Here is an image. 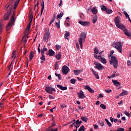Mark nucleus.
Returning a JSON list of instances; mask_svg holds the SVG:
<instances>
[{"label":"nucleus","mask_w":131,"mask_h":131,"mask_svg":"<svg viewBox=\"0 0 131 131\" xmlns=\"http://www.w3.org/2000/svg\"><path fill=\"white\" fill-rule=\"evenodd\" d=\"M29 18H30V23L32 22V18H33V14H31L29 16Z\"/></svg>","instance_id":"45"},{"label":"nucleus","mask_w":131,"mask_h":131,"mask_svg":"<svg viewBox=\"0 0 131 131\" xmlns=\"http://www.w3.org/2000/svg\"><path fill=\"white\" fill-rule=\"evenodd\" d=\"M100 106L103 110H106V105H105L104 104H100Z\"/></svg>","instance_id":"51"},{"label":"nucleus","mask_w":131,"mask_h":131,"mask_svg":"<svg viewBox=\"0 0 131 131\" xmlns=\"http://www.w3.org/2000/svg\"><path fill=\"white\" fill-rule=\"evenodd\" d=\"M70 36V33L69 32L66 31V33L64 34V38H65V39L69 40V38H68V37Z\"/></svg>","instance_id":"29"},{"label":"nucleus","mask_w":131,"mask_h":131,"mask_svg":"<svg viewBox=\"0 0 131 131\" xmlns=\"http://www.w3.org/2000/svg\"><path fill=\"white\" fill-rule=\"evenodd\" d=\"M15 51L12 52L11 54V58H14L15 59V58H16V55H15Z\"/></svg>","instance_id":"50"},{"label":"nucleus","mask_w":131,"mask_h":131,"mask_svg":"<svg viewBox=\"0 0 131 131\" xmlns=\"http://www.w3.org/2000/svg\"><path fill=\"white\" fill-rule=\"evenodd\" d=\"M34 54V52L31 51V53L30 54V61H31V60H32V59H33V57H34V55H33Z\"/></svg>","instance_id":"25"},{"label":"nucleus","mask_w":131,"mask_h":131,"mask_svg":"<svg viewBox=\"0 0 131 131\" xmlns=\"http://www.w3.org/2000/svg\"><path fill=\"white\" fill-rule=\"evenodd\" d=\"M98 20V17L97 16H94V17H92V23L95 24L96 22Z\"/></svg>","instance_id":"27"},{"label":"nucleus","mask_w":131,"mask_h":131,"mask_svg":"<svg viewBox=\"0 0 131 131\" xmlns=\"http://www.w3.org/2000/svg\"><path fill=\"white\" fill-rule=\"evenodd\" d=\"M40 60H43V61H45L46 60L44 55H41V57H40Z\"/></svg>","instance_id":"53"},{"label":"nucleus","mask_w":131,"mask_h":131,"mask_svg":"<svg viewBox=\"0 0 131 131\" xmlns=\"http://www.w3.org/2000/svg\"><path fill=\"white\" fill-rule=\"evenodd\" d=\"M115 25L118 28H126L124 25L120 24V20L118 17H115Z\"/></svg>","instance_id":"5"},{"label":"nucleus","mask_w":131,"mask_h":131,"mask_svg":"<svg viewBox=\"0 0 131 131\" xmlns=\"http://www.w3.org/2000/svg\"><path fill=\"white\" fill-rule=\"evenodd\" d=\"M23 42L24 43V45H26V43L27 42V39H26V38L25 37H23V39H22Z\"/></svg>","instance_id":"43"},{"label":"nucleus","mask_w":131,"mask_h":131,"mask_svg":"<svg viewBox=\"0 0 131 131\" xmlns=\"http://www.w3.org/2000/svg\"><path fill=\"white\" fill-rule=\"evenodd\" d=\"M73 72L74 73L75 75H79V74H80L81 70H74L73 71Z\"/></svg>","instance_id":"30"},{"label":"nucleus","mask_w":131,"mask_h":131,"mask_svg":"<svg viewBox=\"0 0 131 131\" xmlns=\"http://www.w3.org/2000/svg\"><path fill=\"white\" fill-rule=\"evenodd\" d=\"M85 130V127L83 125H81L80 127L79 128V131H84Z\"/></svg>","instance_id":"44"},{"label":"nucleus","mask_w":131,"mask_h":131,"mask_svg":"<svg viewBox=\"0 0 131 131\" xmlns=\"http://www.w3.org/2000/svg\"><path fill=\"white\" fill-rule=\"evenodd\" d=\"M85 89H86V90L89 91V92H90L91 93H94V90L92 89L91 88V87H90L89 85H86L85 86Z\"/></svg>","instance_id":"19"},{"label":"nucleus","mask_w":131,"mask_h":131,"mask_svg":"<svg viewBox=\"0 0 131 131\" xmlns=\"http://www.w3.org/2000/svg\"><path fill=\"white\" fill-rule=\"evenodd\" d=\"M63 75H67L68 73L70 71V69L67 67V66H64L62 68Z\"/></svg>","instance_id":"11"},{"label":"nucleus","mask_w":131,"mask_h":131,"mask_svg":"<svg viewBox=\"0 0 131 131\" xmlns=\"http://www.w3.org/2000/svg\"><path fill=\"white\" fill-rule=\"evenodd\" d=\"M97 59H98V60H99L100 62H102L104 64L107 63V60H106L105 58H99Z\"/></svg>","instance_id":"23"},{"label":"nucleus","mask_w":131,"mask_h":131,"mask_svg":"<svg viewBox=\"0 0 131 131\" xmlns=\"http://www.w3.org/2000/svg\"><path fill=\"white\" fill-rule=\"evenodd\" d=\"M78 96L79 98L80 99H84V98H86V96H85V95H84L83 91H82L81 90H80V91H79V93H78Z\"/></svg>","instance_id":"13"},{"label":"nucleus","mask_w":131,"mask_h":131,"mask_svg":"<svg viewBox=\"0 0 131 131\" xmlns=\"http://www.w3.org/2000/svg\"><path fill=\"white\" fill-rule=\"evenodd\" d=\"M128 94L127 91L123 90L122 92L119 94V96L122 97L123 96H126V95Z\"/></svg>","instance_id":"21"},{"label":"nucleus","mask_w":131,"mask_h":131,"mask_svg":"<svg viewBox=\"0 0 131 131\" xmlns=\"http://www.w3.org/2000/svg\"><path fill=\"white\" fill-rule=\"evenodd\" d=\"M55 75L56 76V77H58V80H61L62 78H61V75H60V74L55 73Z\"/></svg>","instance_id":"34"},{"label":"nucleus","mask_w":131,"mask_h":131,"mask_svg":"<svg viewBox=\"0 0 131 131\" xmlns=\"http://www.w3.org/2000/svg\"><path fill=\"white\" fill-rule=\"evenodd\" d=\"M90 70H91V72H92V73H93V75H94L95 77H96V79H99V74L97 73V72L95 71L93 69H90Z\"/></svg>","instance_id":"14"},{"label":"nucleus","mask_w":131,"mask_h":131,"mask_svg":"<svg viewBox=\"0 0 131 131\" xmlns=\"http://www.w3.org/2000/svg\"><path fill=\"white\" fill-rule=\"evenodd\" d=\"M38 52H39V54L41 53V56H42V55H43L44 52L45 51H40V50L39 49V48H38Z\"/></svg>","instance_id":"54"},{"label":"nucleus","mask_w":131,"mask_h":131,"mask_svg":"<svg viewBox=\"0 0 131 131\" xmlns=\"http://www.w3.org/2000/svg\"><path fill=\"white\" fill-rule=\"evenodd\" d=\"M45 92L48 94H50V95H52V92H56V90L55 88H52L51 85H48L47 86L45 87Z\"/></svg>","instance_id":"6"},{"label":"nucleus","mask_w":131,"mask_h":131,"mask_svg":"<svg viewBox=\"0 0 131 131\" xmlns=\"http://www.w3.org/2000/svg\"><path fill=\"white\" fill-rule=\"evenodd\" d=\"M105 121L106 122V124L109 127H111L112 126L111 123L107 119H105Z\"/></svg>","instance_id":"33"},{"label":"nucleus","mask_w":131,"mask_h":131,"mask_svg":"<svg viewBox=\"0 0 131 131\" xmlns=\"http://www.w3.org/2000/svg\"><path fill=\"white\" fill-rule=\"evenodd\" d=\"M57 88H58V89H59V90H62V91H66L67 90V86H63L61 85H57Z\"/></svg>","instance_id":"17"},{"label":"nucleus","mask_w":131,"mask_h":131,"mask_svg":"<svg viewBox=\"0 0 131 131\" xmlns=\"http://www.w3.org/2000/svg\"><path fill=\"white\" fill-rule=\"evenodd\" d=\"M104 11H106V13L107 14H111L112 13V10L111 9L106 10Z\"/></svg>","instance_id":"42"},{"label":"nucleus","mask_w":131,"mask_h":131,"mask_svg":"<svg viewBox=\"0 0 131 131\" xmlns=\"http://www.w3.org/2000/svg\"><path fill=\"white\" fill-rule=\"evenodd\" d=\"M124 129L122 128H118V130H116V131H124Z\"/></svg>","instance_id":"59"},{"label":"nucleus","mask_w":131,"mask_h":131,"mask_svg":"<svg viewBox=\"0 0 131 131\" xmlns=\"http://www.w3.org/2000/svg\"><path fill=\"white\" fill-rule=\"evenodd\" d=\"M107 10H110V9H107L106 6H102V7H101V10L103 11H105Z\"/></svg>","instance_id":"46"},{"label":"nucleus","mask_w":131,"mask_h":131,"mask_svg":"<svg viewBox=\"0 0 131 131\" xmlns=\"http://www.w3.org/2000/svg\"><path fill=\"white\" fill-rule=\"evenodd\" d=\"M40 6H41V10L40 11V15H42L44 10V1H41V3H40Z\"/></svg>","instance_id":"20"},{"label":"nucleus","mask_w":131,"mask_h":131,"mask_svg":"<svg viewBox=\"0 0 131 131\" xmlns=\"http://www.w3.org/2000/svg\"><path fill=\"white\" fill-rule=\"evenodd\" d=\"M124 114L125 115H126V116H127V117H128V118H130V114H129V113H128L127 112L125 111V112H124Z\"/></svg>","instance_id":"47"},{"label":"nucleus","mask_w":131,"mask_h":131,"mask_svg":"<svg viewBox=\"0 0 131 131\" xmlns=\"http://www.w3.org/2000/svg\"><path fill=\"white\" fill-rule=\"evenodd\" d=\"M119 29H121L124 31V33H125V35L128 37H131V33L127 31V29H126V27L123 28H119Z\"/></svg>","instance_id":"9"},{"label":"nucleus","mask_w":131,"mask_h":131,"mask_svg":"<svg viewBox=\"0 0 131 131\" xmlns=\"http://www.w3.org/2000/svg\"><path fill=\"white\" fill-rule=\"evenodd\" d=\"M79 24L84 27H89L91 25V23L90 21H79Z\"/></svg>","instance_id":"12"},{"label":"nucleus","mask_w":131,"mask_h":131,"mask_svg":"<svg viewBox=\"0 0 131 131\" xmlns=\"http://www.w3.org/2000/svg\"><path fill=\"white\" fill-rule=\"evenodd\" d=\"M75 123H76V125H81L82 123V121H79V120L78 119L76 120V122H75Z\"/></svg>","instance_id":"37"},{"label":"nucleus","mask_w":131,"mask_h":131,"mask_svg":"<svg viewBox=\"0 0 131 131\" xmlns=\"http://www.w3.org/2000/svg\"><path fill=\"white\" fill-rule=\"evenodd\" d=\"M19 1L20 0H18L17 1L15 2L13 7L14 9H16L17 6H18V5H19Z\"/></svg>","instance_id":"28"},{"label":"nucleus","mask_w":131,"mask_h":131,"mask_svg":"<svg viewBox=\"0 0 131 131\" xmlns=\"http://www.w3.org/2000/svg\"><path fill=\"white\" fill-rule=\"evenodd\" d=\"M60 19H58V22H56L55 23V26L56 27H57L58 29H59V22H60Z\"/></svg>","instance_id":"32"},{"label":"nucleus","mask_w":131,"mask_h":131,"mask_svg":"<svg viewBox=\"0 0 131 131\" xmlns=\"http://www.w3.org/2000/svg\"><path fill=\"white\" fill-rule=\"evenodd\" d=\"M45 46L43 47V48L42 50H41V51H42V52H47L48 51V49L47 48H45Z\"/></svg>","instance_id":"56"},{"label":"nucleus","mask_w":131,"mask_h":131,"mask_svg":"<svg viewBox=\"0 0 131 131\" xmlns=\"http://www.w3.org/2000/svg\"><path fill=\"white\" fill-rule=\"evenodd\" d=\"M67 107V105L65 104H60V108H64Z\"/></svg>","instance_id":"57"},{"label":"nucleus","mask_w":131,"mask_h":131,"mask_svg":"<svg viewBox=\"0 0 131 131\" xmlns=\"http://www.w3.org/2000/svg\"><path fill=\"white\" fill-rule=\"evenodd\" d=\"M131 65V61L127 60V66H130Z\"/></svg>","instance_id":"62"},{"label":"nucleus","mask_w":131,"mask_h":131,"mask_svg":"<svg viewBox=\"0 0 131 131\" xmlns=\"http://www.w3.org/2000/svg\"><path fill=\"white\" fill-rule=\"evenodd\" d=\"M98 123L100 124V126H105V124H104V122H102L101 123H100V122H98Z\"/></svg>","instance_id":"61"},{"label":"nucleus","mask_w":131,"mask_h":131,"mask_svg":"<svg viewBox=\"0 0 131 131\" xmlns=\"http://www.w3.org/2000/svg\"><path fill=\"white\" fill-rule=\"evenodd\" d=\"M31 23L30 22V23H29V24L27 26L26 30L29 31H30L29 30L31 29Z\"/></svg>","instance_id":"36"},{"label":"nucleus","mask_w":131,"mask_h":131,"mask_svg":"<svg viewBox=\"0 0 131 131\" xmlns=\"http://www.w3.org/2000/svg\"><path fill=\"white\" fill-rule=\"evenodd\" d=\"M103 97V95L101 94H99V95L98 96V98H102Z\"/></svg>","instance_id":"64"},{"label":"nucleus","mask_w":131,"mask_h":131,"mask_svg":"<svg viewBox=\"0 0 131 131\" xmlns=\"http://www.w3.org/2000/svg\"><path fill=\"white\" fill-rule=\"evenodd\" d=\"M91 12L93 15H96L98 13V10L96 9V7H93V9L91 10Z\"/></svg>","instance_id":"22"},{"label":"nucleus","mask_w":131,"mask_h":131,"mask_svg":"<svg viewBox=\"0 0 131 131\" xmlns=\"http://www.w3.org/2000/svg\"><path fill=\"white\" fill-rule=\"evenodd\" d=\"M71 83L72 84H75L76 83V79H71Z\"/></svg>","instance_id":"52"},{"label":"nucleus","mask_w":131,"mask_h":131,"mask_svg":"<svg viewBox=\"0 0 131 131\" xmlns=\"http://www.w3.org/2000/svg\"><path fill=\"white\" fill-rule=\"evenodd\" d=\"M94 57L95 58L98 59H101V58H103V57H102V56L101 55H98L97 56L96 54H94Z\"/></svg>","instance_id":"35"},{"label":"nucleus","mask_w":131,"mask_h":131,"mask_svg":"<svg viewBox=\"0 0 131 131\" xmlns=\"http://www.w3.org/2000/svg\"><path fill=\"white\" fill-rule=\"evenodd\" d=\"M110 64L113 65L115 69L118 68V60L115 56H111V59L110 60Z\"/></svg>","instance_id":"4"},{"label":"nucleus","mask_w":131,"mask_h":131,"mask_svg":"<svg viewBox=\"0 0 131 131\" xmlns=\"http://www.w3.org/2000/svg\"><path fill=\"white\" fill-rule=\"evenodd\" d=\"M12 13V9H9V10L8 11L7 14H5V15L4 16V20L6 21V20H9V18L10 17V16L11 15V14Z\"/></svg>","instance_id":"10"},{"label":"nucleus","mask_w":131,"mask_h":131,"mask_svg":"<svg viewBox=\"0 0 131 131\" xmlns=\"http://www.w3.org/2000/svg\"><path fill=\"white\" fill-rule=\"evenodd\" d=\"M80 119H81V120H82L83 121L86 122L88 121V118H86V117H81V118H80Z\"/></svg>","instance_id":"39"},{"label":"nucleus","mask_w":131,"mask_h":131,"mask_svg":"<svg viewBox=\"0 0 131 131\" xmlns=\"http://www.w3.org/2000/svg\"><path fill=\"white\" fill-rule=\"evenodd\" d=\"M94 65L95 67V68L97 69L98 71H101V70L104 69V67L100 64V63H98L97 61H94Z\"/></svg>","instance_id":"8"},{"label":"nucleus","mask_w":131,"mask_h":131,"mask_svg":"<svg viewBox=\"0 0 131 131\" xmlns=\"http://www.w3.org/2000/svg\"><path fill=\"white\" fill-rule=\"evenodd\" d=\"M15 12H13L12 13V15H11V20L10 21V23L8 24V25L6 26V30L7 31H9L10 30H11V27H12V25L14 24L15 23Z\"/></svg>","instance_id":"1"},{"label":"nucleus","mask_w":131,"mask_h":131,"mask_svg":"<svg viewBox=\"0 0 131 131\" xmlns=\"http://www.w3.org/2000/svg\"><path fill=\"white\" fill-rule=\"evenodd\" d=\"M50 34L51 33H50L49 30H46V32H45V34H44V36H43V41H44V42H46L48 41V40H49V37H50Z\"/></svg>","instance_id":"7"},{"label":"nucleus","mask_w":131,"mask_h":131,"mask_svg":"<svg viewBox=\"0 0 131 131\" xmlns=\"http://www.w3.org/2000/svg\"><path fill=\"white\" fill-rule=\"evenodd\" d=\"M58 68H59V64H58V62H55V64H54L55 70H58Z\"/></svg>","instance_id":"40"},{"label":"nucleus","mask_w":131,"mask_h":131,"mask_svg":"<svg viewBox=\"0 0 131 131\" xmlns=\"http://www.w3.org/2000/svg\"><path fill=\"white\" fill-rule=\"evenodd\" d=\"M123 14L125 15V16L126 17V18L129 19V15H128V14H127V12H126V11H123Z\"/></svg>","instance_id":"38"},{"label":"nucleus","mask_w":131,"mask_h":131,"mask_svg":"<svg viewBox=\"0 0 131 131\" xmlns=\"http://www.w3.org/2000/svg\"><path fill=\"white\" fill-rule=\"evenodd\" d=\"M56 50H59V49H61V46H59V45H56L55 46Z\"/></svg>","instance_id":"48"},{"label":"nucleus","mask_w":131,"mask_h":131,"mask_svg":"<svg viewBox=\"0 0 131 131\" xmlns=\"http://www.w3.org/2000/svg\"><path fill=\"white\" fill-rule=\"evenodd\" d=\"M4 25L0 24V34H2V32L3 31V29H4Z\"/></svg>","instance_id":"41"},{"label":"nucleus","mask_w":131,"mask_h":131,"mask_svg":"<svg viewBox=\"0 0 131 131\" xmlns=\"http://www.w3.org/2000/svg\"><path fill=\"white\" fill-rule=\"evenodd\" d=\"M55 19H56V15L53 14L52 19H51V20L50 21V26H51V25L52 24L53 22H54Z\"/></svg>","instance_id":"26"},{"label":"nucleus","mask_w":131,"mask_h":131,"mask_svg":"<svg viewBox=\"0 0 131 131\" xmlns=\"http://www.w3.org/2000/svg\"><path fill=\"white\" fill-rule=\"evenodd\" d=\"M76 47L77 49L79 50V43H78V42L76 43Z\"/></svg>","instance_id":"60"},{"label":"nucleus","mask_w":131,"mask_h":131,"mask_svg":"<svg viewBox=\"0 0 131 131\" xmlns=\"http://www.w3.org/2000/svg\"><path fill=\"white\" fill-rule=\"evenodd\" d=\"M112 83H113V84H114V85L117 87H119V86L121 85L120 83L119 82H118V80H113Z\"/></svg>","instance_id":"16"},{"label":"nucleus","mask_w":131,"mask_h":131,"mask_svg":"<svg viewBox=\"0 0 131 131\" xmlns=\"http://www.w3.org/2000/svg\"><path fill=\"white\" fill-rule=\"evenodd\" d=\"M113 47L117 49V51H119V53H122V42L121 41L115 42L113 44Z\"/></svg>","instance_id":"2"},{"label":"nucleus","mask_w":131,"mask_h":131,"mask_svg":"<svg viewBox=\"0 0 131 131\" xmlns=\"http://www.w3.org/2000/svg\"><path fill=\"white\" fill-rule=\"evenodd\" d=\"M63 16V12H60V13H59V14H58V15H57V19H60V18H61V17H62Z\"/></svg>","instance_id":"31"},{"label":"nucleus","mask_w":131,"mask_h":131,"mask_svg":"<svg viewBox=\"0 0 131 131\" xmlns=\"http://www.w3.org/2000/svg\"><path fill=\"white\" fill-rule=\"evenodd\" d=\"M46 131H58V128L53 129L51 126H50L46 129Z\"/></svg>","instance_id":"24"},{"label":"nucleus","mask_w":131,"mask_h":131,"mask_svg":"<svg viewBox=\"0 0 131 131\" xmlns=\"http://www.w3.org/2000/svg\"><path fill=\"white\" fill-rule=\"evenodd\" d=\"M49 98L50 99H55L54 97L52 96L51 95H49Z\"/></svg>","instance_id":"58"},{"label":"nucleus","mask_w":131,"mask_h":131,"mask_svg":"<svg viewBox=\"0 0 131 131\" xmlns=\"http://www.w3.org/2000/svg\"><path fill=\"white\" fill-rule=\"evenodd\" d=\"M86 38V34L85 32H83L80 34L79 38V46H80V49H82V42L85 41V39Z\"/></svg>","instance_id":"3"},{"label":"nucleus","mask_w":131,"mask_h":131,"mask_svg":"<svg viewBox=\"0 0 131 131\" xmlns=\"http://www.w3.org/2000/svg\"><path fill=\"white\" fill-rule=\"evenodd\" d=\"M54 54L55 52L51 49L49 50V51H48L47 53V54L50 56V57L54 56Z\"/></svg>","instance_id":"15"},{"label":"nucleus","mask_w":131,"mask_h":131,"mask_svg":"<svg viewBox=\"0 0 131 131\" xmlns=\"http://www.w3.org/2000/svg\"><path fill=\"white\" fill-rule=\"evenodd\" d=\"M105 92H106V93H107V94H110L112 92V91L111 90H105Z\"/></svg>","instance_id":"55"},{"label":"nucleus","mask_w":131,"mask_h":131,"mask_svg":"<svg viewBox=\"0 0 131 131\" xmlns=\"http://www.w3.org/2000/svg\"><path fill=\"white\" fill-rule=\"evenodd\" d=\"M94 53L96 54H99V50H98V48H94Z\"/></svg>","instance_id":"49"},{"label":"nucleus","mask_w":131,"mask_h":131,"mask_svg":"<svg viewBox=\"0 0 131 131\" xmlns=\"http://www.w3.org/2000/svg\"><path fill=\"white\" fill-rule=\"evenodd\" d=\"M114 73V74L113 75H116V76H119V73H117L116 72H113Z\"/></svg>","instance_id":"63"},{"label":"nucleus","mask_w":131,"mask_h":131,"mask_svg":"<svg viewBox=\"0 0 131 131\" xmlns=\"http://www.w3.org/2000/svg\"><path fill=\"white\" fill-rule=\"evenodd\" d=\"M55 58L58 60L60 59V58H61V52H58L57 53V55H55Z\"/></svg>","instance_id":"18"}]
</instances>
